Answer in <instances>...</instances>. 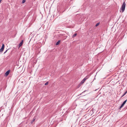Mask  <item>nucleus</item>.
<instances>
[{"mask_svg":"<svg viewBox=\"0 0 127 127\" xmlns=\"http://www.w3.org/2000/svg\"><path fill=\"white\" fill-rule=\"evenodd\" d=\"M2 0H0V3H1V1Z\"/></svg>","mask_w":127,"mask_h":127,"instance_id":"nucleus-18","label":"nucleus"},{"mask_svg":"<svg viewBox=\"0 0 127 127\" xmlns=\"http://www.w3.org/2000/svg\"><path fill=\"white\" fill-rule=\"evenodd\" d=\"M127 99H126V100H125L123 102L122 104L120 106V108H119V109H121V108H122L123 107V106L126 103V102L127 101Z\"/></svg>","mask_w":127,"mask_h":127,"instance_id":"nucleus-3","label":"nucleus"},{"mask_svg":"<svg viewBox=\"0 0 127 127\" xmlns=\"http://www.w3.org/2000/svg\"><path fill=\"white\" fill-rule=\"evenodd\" d=\"M61 42V41L60 40H59L58 41H57L56 43V45H59Z\"/></svg>","mask_w":127,"mask_h":127,"instance_id":"nucleus-7","label":"nucleus"},{"mask_svg":"<svg viewBox=\"0 0 127 127\" xmlns=\"http://www.w3.org/2000/svg\"><path fill=\"white\" fill-rule=\"evenodd\" d=\"M31 78V77H30V79H30V78Z\"/></svg>","mask_w":127,"mask_h":127,"instance_id":"nucleus-20","label":"nucleus"},{"mask_svg":"<svg viewBox=\"0 0 127 127\" xmlns=\"http://www.w3.org/2000/svg\"><path fill=\"white\" fill-rule=\"evenodd\" d=\"M85 92V91H84L83 92Z\"/></svg>","mask_w":127,"mask_h":127,"instance_id":"nucleus-23","label":"nucleus"},{"mask_svg":"<svg viewBox=\"0 0 127 127\" xmlns=\"http://www.w3.org/2000/svg\"><path fill=\"white\" fill-rule=\"evenodd\" d=\"M8 49H8L7 50L5 51V52H4V54H5V53H6L7 52V50H8Z\"/></svg>","mask_w":127,"mask_h":127,"instance_id":"nucleus-16","label":"nucleus"},{"mask_svg":"<svg viewBox=\"0 0 127 127\" xmlns=\"http://www.w3.org/2000/svg\"><path fill=\"white\" fill-rule=\"evenodd\" d=\"M86 80L84 78V79L81 81V83L82 84Z\"/></svg>","mask_w":127,"mask_h":127,"instance_id":"nucleus-8","label":"nucleus"},{"mask_svg":"<svg viewBox=\"0 0 127 127\" xmlns=\"http://www.w3.org/2000/svg\"><path fill=\"white\" fill-rule=\"evenodd\" d=\"M10 70H8V71H7L5 72V76H7L9 74V73H10Z\"/></svg>","mask_w":127,"mask_h":127,"instance_id":"nucleus-5","label":"nucleus"},{"mask_svg":"<svg viewBox=\"0 0 127 127\" xmlns=\"http://www.w3.org/2000/svg\"><path fill=\"white\" fill-rule=\"evenodd\" d=\"M30 73H31V71H30Z\"/></svg>","mask_w":127,"mask_h":127,"instance_id":"nucleus-22","label":"nucleus"},{"mask_svg":"<svg viewBox=\"0 0 127 127\" xmlns=\"http://www.w3.org/2000/svg\"><path fill=\"white\" fill-rule=\"evenodd\" d=\"M36 6H33V5H32V13L33 12L34 14L33 16V18H32V21L33 19L34 21H35L36 18V15L35 13L36 10Z\"/></svg>","mask_w":127,"mask_h":127,"instance_id":"nucleus-1","label":"nucleus"},{"mask_svg":"<svg viewBox=\"0 0 127 127\" xmlns=\"http://www.w3.org/2000/svg\"><path fill=\"white\" fill-rule=\"evenodd\" d=\"M31 124H32V122H31Z\"/></svg>","mask_w":127,"mask_h":127,"instance_id":"nucleus-24","label":"nucleus"},{"mask_svg":"<svg viewBox=\"0 0 127 127\" xmlns=\"http://www.w3.org/2000/svg\"><path fill=\"white\" fill-rule=\"evenodd\" d=\"M30 67H29V68H28V70H29V68Z\"/></svg>","mask_w":127,"mask_h":127,"instance_id":"nucleus-21","label":"nucleus"},{"mask_svg":"<svg viewBox=\"0 0 127 127\" xmlns=\"http://www.w3.org/2000/svg\"><path fill=\"white\" fill-rule=\"evenodd\" d=\"M126 3L125 2H124L121 6V7L120 8V10H122V12H123L125 10V7H126Z\"/></svg>","mask_w":127,"mask_h":127,"instance_id":"nucleus-2","label":"nucleus"},{"mask_svg":"<svg viewBox=\"0 0 127 127\" xmlns=\"http://www.w3.org/2000/svg\"><path fill=\"white\" fill-rule=\"evenodd\" d=\"M48 84V82H46L45 84V85H47Z\"/></svg>","mask_w":127,"mask_h":127,"instance_id":"nucleus-14","label":"nucleus"},{"mask_svg":"<svg viewBox=\"0 0 127 127\" xmlns=\"http://www.w3.org/2000/svg\"><path fill=\"white\" fill-rule=\"evenodd\" d=\"M77 34L76 33H75L74 34L73 36V37H75V36H76Z\"/></svg>","mask_w":127,"mask_h":127,"instance_id":"nucleus-10","label":"nucleus"},{"mask_svg":"<svg viewBox=\"0 0 127 127\" xmlns=\"http://www.w3.org/2000/svg\"><path fill=\"white\" fill-rule=\"evenodd\" d=\"M100 23L99 22L98 23H97L95 25V26L96 27H97L98 26V25H99Z\"/></svg>","mask_w":127,"mask_h":127,"instance_id":"nucleus-11","label":"nucleus"},{"mask_svg":"<svg viewBox=\"0 0 127 127\" xmlns=\"http://www.w3.org/2000/svg\"><path fill=\"white\" fill-rule=\"evenodd\" d=\"M35 118H34L32 120V122H33L35 120Z\"/></svg>","mask_w":127,"mask_h":127,"instance_id":"nucleus-15","label":"nucleus"},{"mask_svg":"<svg viewBox=\"0 0 127 127\" xmlns=\"http://www.w3.org/2000/svg\"><path fill=\"white\" fill-rule=\"evenodd\" d=\"M23 43V40H22L21 42L19 44L18 46L19 48L22 45Z\"/></svg>","mask_w":127,"mask_h":127,"instance_id":"nucleus-6","label":"nucleus"},{"mask_svg":"<svg viewBox=\"0 0 127 127\" xmlns=\"http://www.w3.org/2000/svg\"><path fill=\"white\" fill-rule=\"evenodd\" d=\"M4 44H2L1 47L0 49V52H2L4 49Z\"/></svg>","mask_w":127,"mask_h":127,"instance_id":"nucleus-4","label":"nucleus"},{"mask_svg":"<svg viewBox=\"0 0 127 127\" xmlns=\"http://www.w3.org/2000/svg\"><path fill=\"white\" fill-rule=\"evenodd\" d=\"M32 39V37H31V39H30V42L31 41V39Z\"/></svg>","mask_w":127,"mask_h":127,"instance_id":"nucleus-17","label":"nucleus"},{"mask_svg":"<svg viewBox=\"0 0 127 127\" xmlns=\"http://www.w3.org/2000/svg\"><path fill=\"white\" fill-rule=\"evenodd\" d=\"M26 1L25 0H23L22 1V3H24Z\"/></svg>","mask_w":127,"mask_h":127,"instance_id":"nucleus-13","label":"nucleus"},{"mask_svg":"<svg viewBox=\"0 0 127 127\" xmlns=\"http://www.w3.org/2000/svg\"><path fill=\"white\" fill-rule=\"evenodd\" d=\"M89 76H87L84 78L86 79V80L88 79Z\"/></svg>","mask_w":127,"mask_h":127,"instance_id":"nucleus-12","label":"nucleus"},{"mask_svg":"<svg viewBox=\"0 0 127 127\" xmlns=\"http://www.w3.org/2000/svg\"><path fill=\"white\" fill-rule=\"evenodd\" d=\"M127 93V90L124 93V94L122 95L121 96V97L123 96L124 95H125Z\"/></svg>","mask_w":127,"mask_h":127,"instance_id":"nucleus-9","label":"nucleus"},{"mask_svg":"<svg viewBox=\"0 0 127 127\" xmlns=\"http://www.w3.org/2000/svg\"><path fill=\"white\" fill-rule=\"evenodd\" d=\"M73 7V8H75V7Z\"/></svg>","mask_w":127,"mask_h":127,"instance_id":"nucleus-19","label":"nucleus"}]
</instances>
